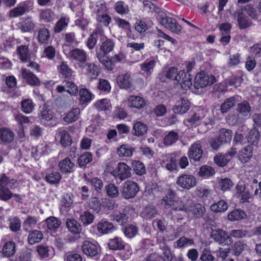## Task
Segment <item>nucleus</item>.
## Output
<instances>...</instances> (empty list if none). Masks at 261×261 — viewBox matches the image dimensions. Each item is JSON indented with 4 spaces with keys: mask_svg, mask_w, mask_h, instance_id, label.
Returning a JSON list of instances; mask_svg holds the SVG:
<instances>
[{
    "mask_svg": "<svg viewBox=\"0 0 261 261\" xmlns=\"http://www.w3.org/2000/svg\"><path fill=\"white\" fill-rule=\"evenodd\" d=\"M161 204L165 206H169L173 210L188 213L190 210L192 201L186 197L176 198V193L169 189L167 194L162 198Z\"/></svg>",
    "mask_w": 261,
    "mask_h": 261,
    "instance_id": "obj_1",
    "label": "nucleus"
},
{
    "mask_svg": "<svg viewBox=\"0 0 261 261\" xmlns=\"http://www.w3.org/2000/svg\"><path fill=\"white\" fill-rule=\"evenodd\" d=\"M164 75L168 79L176 82L185 90L190 89L192 85V77L184 70L178 71L175 67H171L163 72Z\"/></svg>",
    "mask_w": 261,
    "mask_h": 261,
    "instance_id": "obj_2",
    "label": "nucleus"
},
{
    "mask_svg": "<svg viewBox=\"0 0 261 261\" xmlns=\"http://www.w3.org/2000/svg\"><path fill=\"white\" fill-rule=\"evenodd\" d=\"M159 22L165 28L174 33L179 34L181 32V26L179 25L173 18L164 15L161 16L159 19Z\"/></svg>",
    "mask_w": 261,
    "mask_h": 261,
    "instance_id": "obj_3",
    "label": "nucleus"
},
{
    "mask_svg": "<svg viewBox=\"0 0 261 261\" xmlns=\"http://www.w3.org/2000/svg\"><path fill=\"white\" fill-rule=\"evenodd\" d=\"M130 168L126 163L120 162L110 173L115 178L122 181L130 177Z\"/></svg>",
    "mask_w": 261,
    "mask_h": 261,
    "instance_id": "obj_4",
    "label": "nucleus"
},
{
    "mask_svg": "<svg viewBox=\"0 0 261 261\" xmlns=\"http://www.w3.org/2000/svg\"><path fill=\"white\" fill-rule=\"evenodd\" d=\"M139 191L138 184L132 180H127L123 185L121 194L125 199H128L135 197Z\"/></svg>",
    "mask_w": 261,
    "mask_h": 261,
    "instance_id": "obj_5",
    "label": "nucleus"
},
{
    "mask_svg": "<svg viewBox=\"0 0 261 261\" xmlns=\"http://www.w3.org/2000/svg\"><path fill=\"white\" fill-rule=\"evenodd\" d=\"M176 183L182 189L190 190L196 186L197 180L193 175L183 174L177 177Z\"/></svg>",
    "mask_w": 261,
    "mask_h": 261,
    "instance_id": "obj_6",
    "label": "nucleus"
},
{
    "mask_svg": "<svg viewBox=\"0 0 261 261\" xmlns=\"http://www.w3.org/2000/svg\"><path fill=\"white\" fill-rule=\"evenodd\" d=\"M215 81L216 79L213 75L201 72L195 76L194 86L196 88H204L213 84Z\"/></svg>",
    "mask_w": 261,
    "mask_h": 261,
    "instance_id": "obj_7",
    "label": "nucleus"
},
{
    "mask_svg": "<svg viewBox=\"0 0 261 261\" xmlns=\"http://www.w3.org/2000/svg\"><path fill=\"white\" fill-rule=\"evenodd\" d=\"M237 110L239 114L236 116V121L232 123L233 124L243 122L250 115L251 107L248 102L243 101L238 105Z\"/></svg>",
    "mask_w": 261,
    "mask_h": 261,
    "instance_id": "obj_8",
    "label": "nucleus"
},
{
    "mask_svg": "<svg viewBox=\"0 0 261 261\" xmlns=\"http://www.w3.org/2000/svg\"><path fill=\"white\" fill-rule=\"evenodd\" d=\"M211 237L216 242L224 245H229L232 242L231 238L227 232L221 229L213 230Z\"/></svg>",
    "mask_w": 261,
    "mask_h": 261,
    "instance_id": "obj_9",
    "label": "nucleus"
},
{
    "mask_svg": "<svg viewBox=\"0 0 261 261\" xmlns=\"http://www.w3.org/2000/svg\"><path fill=\"white\" fill-rule=\"evenodd\" d=\"M68 58L71 60L78 61L79 66L80 68H83L82 64L87 61V54L83 49L78 48L73 49L69 51Z\"/></svg>",
    "mask_w": 261,
    "mask_h": 261,
    "instance_id": "obj_10",
    "label": "nucleus"
},
{
    "mask_svg": "<svg viewBox=\"0 0 261 261\" xmlns=\"http://www.w3.org/2000/svg\"><path fill=\"white\" fill-rule=\"evenodd\" d=\"M128 107L136 109H141L145 107L146 104V100L142 97L136 95H130L127 98L123 101Z\"/></svg>",
    "mask_w": 261,
    "mask_h": 261,
    "instance_id": "obj_11",
    "label": "nucleus"
},
{
    "mask_svg": "<svg viewBox=\"0 0 261 261\" xmlns=\"http://www.w3.org/2000/svg\"><path fill=\"white\" fill-rule=\"evenodd\" d=\"M32 9V6H30L28 2H25L11 10L9 12V16L11 18H15L21 16Z\"/></svg>",
    "mask_w": 261,
    "mask_h": 261,
    "instance_id": "obj_12",
    "label": "nucleus"
},
{
    "mask_svg": "<svg viewBox=\"0 0 261 261\" xmlns=\"http://www.w3.org/2000/svg\"><path fill=\"white\" fill-rule=\"evenodd\" d=\"M117 84L118 86L124 89H129L133 86V80L130 74L126 73L118 76Z\"/></svg>",
    "mask_w": 261,
    "mask_h": 261,
    "instance_id": "obj_13",
    "label": "nucleus"
},
{
    "mask_svg": "<svg viewBox=\"0 0 261 261\" xmlns=\"http://www.w3.org/2000/svg\"><path fill=\"white\" fill-rule=\"evenodd\" d=\"M202 153L203 150L201 144L199 143H195L189 148L188 155L190 159L198 161L201 158Z\"/></svg>",
    "mask_w": 261,
    "mask_h": 261,
    "instance_id": "obj_14",
    "label": "nucleus"
},
{
    "mask_svg": "<svg viewBox=\"0 0 261 261\" xmlns=\"http://www.w3.org/2000/svg\"><path fill=\"white\" fill-rule=\"evenodd\" d=\"M57 90L61 93L63 91H66L71 95H76L78 92L77 86L72 82L65 81L63 85H59L57 87Z\"/></svg>",
    "mask_w": 261,
    "mask_h": 261,
    "instance_id": "obj_15",
    "label": "nucleus"
},
{
    "mask_svg": "<svg viewBox=\"0 0 261 261\" xmlns=\"http://www.w3.org/2000/svg\"><path fill=\"white\" fill-rule=\"evenodd\" d=\"M7 180L5 176L0 178V199L7 201L13 196L12 192L7 187Z\"/></svg>",
    "mask_w": 261,
    "mask_h": 261,
    "instance_id": "obj_16",
    "label": "nucleus"
},
{
    "mask_svg": "<svg viewBox=\"0 0 261 261\" xmlns=\"http://www.w3.org/2000/svg\"><path fill=\"white\" fill-rule=\"evenodd\" d=\"M190 108V103L189 101L187 99L181 98L173 108V110L175 113L182 114L187 113Z\"/></svg>",
    "mask_w": 261,
    "mask_h": 261,
    "instance_id": "obj_17",
    "label": "nucleus"
},
{
    "mask_svg": "<svg viewBox=\"0 0 261 261\" xmlns=\"http://www.w3.org/2000/svg\"><path fill=\"white\" fill-rule=\"evenodd\" d=\"M14 137V133L11 129L7 127L0 128V140L2 143H10L13 141Z\"/></svg>",
    "mask_w": 261,
    "mask_h": 261,
    "instance_id": "obj_18",
    "label": "nucleus"
},
{
    "mask_svg": "<svg viewBox=\"0 0 261 261\" xmlns=\"http://www.w3.org/2000/svg\"><path fill=\"white\" fill-rule=\"evenodd\" d=\"M253 156V148L248 145L240 150L238 154V158L242 163H247Z\"/></svg>",
    "mask_w": 261,
    "mask_h": 261,
    "instance_id": "obj_19",
    "label": "nucleus"
},
{
    "mask_svg": "<svg viewBox=\"0 0 261 261\" xmlns=\"http://www.w3.org/2000/svg\"><path fill=\"white\" fill-rule=\"evenodd\" d=\"M39 17L41 21L51 22L55 20L56 15L52 10L44 9L39 10Z\"/></svg>",
    "mask_w": 261,
    "mask_h": 261,
    "instance_id": "obj_20",
    "label": "nucleus"
},
{
    "mask_svg": "<svg viewBox=\"0 0 261 261\" xmlns=\"http://www.w3.org/2000/svg\"><path fill=\"white\" fill-rule=\"evenodd\" d=\"M81 248L83 253L87 256H94L98 253L97 246L89 241H85Z\"/></svg>",
    "mask_w": 261,
    "mask_h": 261,
    "instance_id": "obj_21",
    "label": "nucleus"
},
{
    "mask_svg": "<svg viewBox=\"0 0 261 261\" xmlns=\"http://www.w3.org/2000/svg\"><path fill=\"white\" fill-rule=\"evenodd\" d=\"M160 248L162 251L161 257L162 261H172L173 254L170 248L166 245L165 241L163 239L159 242Z\"/></svg>",
    "mask_w": 261,
    "mask_h": 261,
    "instance_id": "obj_22",
    "label": "nucleus"
},
{
    "mask_svg": "<svg viewBox=\"0 0 261 261\" xmlns=\"http://www.w3.org/2000/svg\"><path fill=\"white\" fill-rule=\"evenodd\" d=\"M113 229H114V225L108 221L101 220L97 224V230L99 233L107 234Z\"/></svg>",
    "mask_w": 261,
    "mask_h": 261,
    "instance_id": "obj_23",
    "label": "nucleus"
},
{
    "mask_svg": "<svg viewBox=\"0 0 261 261\" xmlns=\"http://www.w3.org/2000/svg\"><path fill=\"white\" fill-rule=\"evenodd\" d=\"M21 76L25 79L27 83L33 86H37L39 84L38 78L33 73L26 69H22L21 73Z\"/></svg>",
    "mask_w": 261,
    "mask_h": 261,
    "instance_id": "obj_24",
    "label": "nucleus"
},
{
    "mask_svg": "<svg viewBox=\"0 0 261 261\" xmlns=\"http://www.w3.org/2000/svg\"><path fill=\"white\" fill-rule=\"evenodd\" d=\"M86 75L91 80L96 79L100 73L99 67L92 63H87L86 64Z\"/></svg>",
    "mask_w": 261,
    "mask_h": 261,
    "instance_id": "obj_25",
    "label": "nucleus"
},
{
    "mask_svg": "<svg viewBox=\"0 0 261 261\" xmlns=\"http://www.w3.org/2000/svg\"><path fill=\"white\" fill-rule=\"evenodd\" d=\"M115 46V42L112 39H107L103 41L100 46V51L97 54H101L106 56V55L111 52Z\"/></svg>",
    "mask_w": 261,
    "mask_h": 261,
    "instance_id": "obj_26",
    "label": "nucleus"
},
{
    "mask_svg": "<svg viewBox=\"0 0 261 261\" xmlns=\"http://www.w3.org/2000/svg\"><path fill=\"white\" fill-rule=\"evenodd\" d=\"M238 197L241 199L242 202H247L250 198L249 192L246 189L245 186L243 184H239L236 187Z\"/></svg>",
    "mask_w": 261,
    "mask_h": 261,
    "instance_id": "obj_27",
    "label": "nucleus"
},
{
    "mask_svg": "<svg viewBox=\"0 0 261 261\" xmlns=\"http://www.w3.org/2000/svg\"><path fill=\"white\" fill-rule=\"evenodd\" d=\"M247 215L244 211L240 209H235L229 212L227 215V218L230 221H239L246 217Z\"/></svg>",
    "mask_w": 261,
    "mask_h": 261,
    "instance_id": "obj_28",
    "label": "nucleus"
},
{
    "mask_svg": "<svg viewBox=\"0 0 261 261\" xmlns=\"http://www.w3.org/2000/svg\"><path fill=\"white\" fill-rule=\"evenodd\" d=\"M260 139L259 131L254 128L251 129L247 136V142L251 145H257Z\"/></svg>",
    "mask_w": 261,
    "mask_h": 261,
    "instance_id": "obj_29",
    "label": "nucleus"
},
{
    "mask_svg": "<svg viewBox=\"0 0 261 261\" xmlns=\"http://www.w3.org/2000/svg\"><path fill=\"white\" fill-rule=\"evenodd\" d=\"M74 164L71 161L69 158H66L62 160L59 164V167L61 172L63 173L71 172L73 170Z\"/></svg>",
    "mask_w": 261,
    "mask_h": 261,
    "instance_id": "obj_30",
    "label": "nucleus"
},
{
    "mask_svg": "<svg viewBox=\"0 0 261 261\" xmlns=\"http://www.w3.org/2000/svg\"><path fill=\"white\" fill-rule=\"evenodd\" d=\"M156 61L154 59L146 60L140 65V68L147 75H150L152 73Z\"/></svg>",
    "mask_w": 261,
    "mask_h": 261,
    "instance_id": "obj_31",
    "label": "nucleus"
},
{
    "mask_svg": "<svg viewBox=\"0 0 261 261\" xmlns=\"http://www.w3.org/2000/svg\"><path fill=\"white\" fill-rule=\"evenodd\" d=\"M232 137V132L230 129L222 128L220 130L218 141L221 144L230 142Z\"/></svg>",
    "mask_w": 261,
    "mask_h": 261,
    "instance_id": "obj_32",
    "label": "nucleus"
},
{
    "mask_svg": "<svg viewBox=\"0 0 261 261\" xmlns=\"http://www.w3.org/2000/svg\"><path fill=\"white\" fill-rule=\"evenodd\" d=\"M109 247L111 250H121L125 247V243L119 237L111 239L108 243Z\"/></svg>",
    "mask_w": 261,
    "mask_h": 261,
    "instance_id": "obj_33",
    "label": "nucleus"
},
{
    "mask_svg": "<svg viewBox=\"0 0 261 261\" xmlns=\"http://www.w3.org/2000/svg\"><path fill=\"white\" fill-rule=\"evenodd\" d=\"M148 129L147 125L140 121L136 122L133 126V133L137 136H141L145 134Z\"/></svg>",
    "mask_w": 261,
    "mask_h": 261,
    "instance_id": "obj_34",
    "label": "nucleus"
},
{
    "mask_svg": "<svg viewBox=\"0 0 261 261\" xmlns=\"http://www.w3.org/2000/svg\"><path fill=\"white\" fill-rule=\"evenodd\" d=\"M203 116L199 113H195L190 117L184 120V124L187 126L197 125L203 119Z\"/></svg>",
    "mask_w": 261,
    "mask_h": 261,
    "instance_id": "obj_35",
    "label": "nucleus"
},
{
    "mask_svg": "<svg viewBox=\"0 0 261 261\" xmlns=\"http://www.w3.org/2000/svg\"><path fill=\"white\" fill-rule=\"evenodd\" d=\"M80 115V110L79 108H74L70 111L66 116L63 118L65 122L68 123L75 121Z\"/></svg>",
    "mask_w": 261,
    "mask_h": 261,
    "instance_id": "obj_36",
    "label": "nucleus"
},
{
    "mask_svg": "<svg viewBox=\"0 0 261 261\" xmlns=\"http://www.w3.org/2000/svg\"><path fill=\"white\" fill-rule=\"evenodd\" d=\"M236 97L232 96L226 99L221 106V112L222 114L226 113L233 108L236 104Z\"/></svg>",
    "mask_w": 261,
    "mask_h": 261,
    "instance_id": "obj_37",
    "label": "nucleus"
},
{
    "mask_svg": "<svg viewBox=\"0 0 261 261\" xmlns=\"http://www.w3.org/2000/svg\"><path fill=\"white\" fill-rule=\"evenodd\" d=\"M36 27V24L31 17L22 20L20 24V29L23 32H30Z\"/></svg>",
    "mask_w": 261,
    "mask_h": 261,
    "instance_id": "obj_38",
    "label": "nucleus"
},
{
    "mask_svg": "<svg viewBox=\"0 0 261 261\" xmlns=\"http://www.w3.org/2000/svg\"><path fill=\"white\" fill-rule=\"evenodd\" d=\"M66 226L70 232L74 234L80 233L81 230V225L73 219H68L67 220Z\"/></svg>",
    "mask_w": 261,
    "mask_h": 261,
    "instance_id": "obj_39",
    "label": "nucleus"
},
{
    "mask_svg": "<svg viewBox=\"0 0 261 261\" xmlns=\"http://www.w3.org/2000/svg\"><path fill=\"white\" fill-rule=\"evenodd\" d=\"M50 39V33L46 28L40 29L38 33V41L41 44H47Z\"/></svg>",
    "mask_w": 261,
    "mask_h": 261,
    "instance_id": "obj_40",
    "label": "nucleus"
},
{
    "mask_svg": "<svg viewBox=\"0 0 261 261\" xmlns=\"http://www.w3.org/2000/svg\"><path fill=\"white\" fill-rule=\"evenodd\" d=\"M117 152L119 157H130L133 155V151L128 145L123 144L117 148Z\"/></svg>",
    "mask_w": 261,
    "mask_h": 261,
    "instance_id": "obj_41",
    "label": "nucleus"
},
{
    "mask_svg": "<svg viewBox=\"0 0 261 261\" xmlns=\"http://www.w3.org/2000/svg\"><path fill=\"white\" fill-rule=\"evenodd\" d=\"M247 245L242 241H237L231 246L230 250L232 251L233 255L239 256L246 248Z\"/></svg>",
    "mask_w": 261,
    "mask_h": 261,
    "instance_id": "obj_42",
    "label": "nucleus"
},
{
    "mask_svg": "<svg viewBox=\"0 0 261 261\" xmlns=\"http://www.w3.org/2000/svg\"><path fill=\"white\" fill-rule=\"evenodd\" d=\"M43 237V234L40 231L33 230L29 234L28 241L30 244L33 245L40 242Z\"/></svg>",
    "mask_w": 261,
    "mask_h": 261,
    "instance_id": "obj_43",
    "label": "nucleus"
},
{
    "mask_svg": "<svg viewBox=\"0 0 261 261\" xmlns=\"http://www.w3.org/2000/svg\"><path fill=\"white\" fill-rule=\"evenodd\" d=\"M211 208L215 213H222L226 211L228 208V204L223 200H220L218 202L213 203Z\"/></svg>",
    "mask_w": 261,
    "mask_h": 261,
    "instance_id": "obj_44",
    "label": "nucleus"
},
{
    "mask_svg": "<svg viewBox=\"0 0 261 261\" xmlns=\"http://www.w3.org/2000/svg\"><path fill=\"white\" fill-rule=\"evenodd\" d=\"M60 137V143L64 147L69 146L71 144L72 140L69 134L66 130H63L58 133Z\"/></svg>",
    "mask_w": 261,
    "mask_h": 261,
    "instance_id": "obj_45",
    "label": "nucleus"
},
{
    "mask_svg": "<svg viewBox=\"0 0 261 261\" xmlns=\"http://www.w3.org/2000/svg\"><path fill=\"white\" fill-rule=\"evenodd\" d=\"M21 110L25 114L31 113L34 108V104L31 99L26 98L21 102Z\"/></svg>",
    "mask_w": 261,
    "mask_h": 261,
    "instance_id": "obj_46",
    "label": "nucleus"
},
{
    "mask_svg": "<svg viewBox=\"0 0 261 261\" xmlns=\"http://www.w3.org/2000/svg\"><path fill=\"white\" fill-rule=\"evenodd\" d=\"M79 94L80 96V102L82 105L89 102L92 100V94L87 89H81Z\"/></svg>",
    "mask_w": 261,
    "mask_h": 261,
    "instance_id": "obj_47",
    "label": "nucleus"
},
{
    "mask_svg": "<svg viewBox=\"0 0 261 261\" xmlns=\"http://www.w3.org/2000/svg\"><path fill=\"white\" fill-rule=\"evenodd\" d=\"M157 214L155 208L153 206H146L141 213V216L146 219H151L154 218Z\"/></svg>",
    "mask_w": 261,
    "mask_h": 261,
    "instance_id": "obj_48",
    "label": "nucleus"
},
{
    "mask_svg": "<svg viewBox=\"0 0 261 261\" xmlns=\"http://www.w3.org/2000/svg\"><path fill=\"white\" fill-rule=\"evenodd\" d=\"M95 108L98 111H107L110 109L111 105L107 99H101L94 104Z\"/></svg>",
    "mask_w": 261,
    "mask_h": 261,
    "instance_id": "obj_49",
    "label": "nucleus"
},
{
    "mask_svg": "<svg viewBox=\"0 0 261 261\" xmlns=\"http://www.w3.org/2000/svg\"><path fill=\"white\" fill-rule=\"evenodd\" d=\"M48 229L50 230H55L59 228L61 224V222L57 218L55 217H49L45 220Z\"/></svg>",
    "mask_w": 261,
    "mask_h": 261,
    "instance_id": "obj_50",
    "label": "nucleus"
},
{
    "mask_svg": "<svg viewBox=\"0 0 261 261\" xmlns=\"http://www.w3.org/2000/svg\"><path fill=\"white\" fill-rule=\"evenodd\" d=\"M99 61L105 66V67L109 70H112L114 67V64L112 61L110 60L107 56L101 55V54H97L96 55Z\"/></svg>",
    "mask_w": 261,
    "mask_h": 261,
    "instance_id": "obj_51",
    "label": "nucleus"
},
{
    "mask_svg": "<svg viewBox=\"0 0 261 261\" xmlns=\"http://www.w3.org/2000/svg\"><path fill=\"white\" fill-rule=\"evenodd\" d=\"M69 18L63 17L59 20L54 28V31L56 33L61 32L64 28H65L68 24Z\"/></svg>",
    "mask_w": 261,
    "mask_h": 261,
    "instance_id": "obj_52",
    "label": "nucleus"
},
{
    "mask_svg": "<svg viewBox=\"0 0 261 261\" xmlns=\"http://www.w3.org/2000/svg\"><path fill=\"white\" fill-rule=\"evenodd\" d=\"M4 254L9 257L12 256L15 252V245L12 242H7L3 249Z\"/></svg>",
    "mask_w": 261,
    "mask_h": 261,
    "instance_id": "obj_53",
    "label": "nucleus"
},
{
    "mask_svg": "<svg viewBox=\"0 0 261 261\" xmlns=\"http://www.w3.org/2000/svg\"><path fill=\"white\" fill-rule=\"evenodd\" d=\"M115 9L117 13L121 15L128 14L129 11L128 6L122 1H118L115 4Z\"/></svg>",
    "mask_w": 261,
    "mask_h": 261,
    "instance_id": "obj_54",
    "label": "nucleus"
},
{
    "mask_svg": "<svg viewBox=\"0 0 261 261\" xmlns=\"http://www.w3.org/2000/svg\"><path fill=\"white\" fill-rule=\"evenodd\" d=\"M9 228L11 231L16 232L20 230L21 227V221L20 219L16 217L10 218L9 219Z\"/></svg>",
    "mask_w": 261,
    "mask_h": 261,
    "instance_id": "obj_55",
    "label": "nucleus"
},
{
    "mask_svg": "<svg viewBox=\"0 0 261 261\" xmlns=\"http://www.w3.org/2000/svg\"><path fill=\"white\" fill-rule=\"evenodd\" d=\"M92 160V155L91 153L86 152L82 154L78 159V164L81 166H85Z\"/></svg>",
    "mask_w": 261,
    "mask_h": 261,
    "instance_id": "obj_56",
    "label": "nucleus"
},
{
    "mask_svg": "<svg viewBox=\"0 0 261 261\" xmlns=\"http://www.w3.org/2000/svg\"><path fill=\"white\" fill-rule=\"evenodd\" d=\"M178 139V134L173 131H171L165 137L164 142L165 145H170L175 142Z\"/></svg>",
    "mask_w": 261,
    "mask_h": 261,
    "instance_id": "obj_57",
    "label": "nucleus"
},
{
    "mask_svg": "<svg viewBox=\"0 0 261 261\" xmlns=\"http://www.w3.org/2000/svg\"><path fill=\"white\" fill-rule=\"evenodd\" d=\"M237 20L240 29H245L251 24L250 22L247 19L246 15L242 12L239 13Z\"/></svg>",
    "mask_w": 261,
    "mask_h": 261,
    "instance_id": "obj_58",
    "label": "nucleus"
},
{
    "mask_svg": "<svg viewBox=\"0 0 261 261\" xmlns=\"http://www.w3.org/2000/svg\"><path fill=\"white\" fill-rule=\"evenodd\" d=\"M50 151V148L48 145L41 144L35 148L34 153L36 156H42L48 154Z\"/></svg>",
    "mask_w": 261,
    "mask_h": 261,
    "instance_id": "obj_59",
    "label": "nucleus"
},
{
    "mask_svg": "<svg viewBox=\"0 0 261 261\" xmlns=\"http://www.w3.org/2000/svg\"><path fill=\"white\" fill-rule=\"evenodd\" d=\"M215 173V170L212 167L204 165L200 167L199 171V175L201 177H207L213 175Z\"/></svg>",
    "mask_w": 261,
    "mask_h": 261,
    "instance_id": "obj_60",
    "label": "nucleus"
},
{
    "mask_svg": "<svg viewBox=\"0 0 261 261\" xmlns=\"http://www.w3.org/2000/svg\"><path fill=\"white\" fill-rule=\"evenodd\" d=\"M205 211V208L203 206L199 204L193 205V203L190 204V210L189 212H192L193 215L196 217L201 216Z\"/></svg>",
    "mask_w": 261,
    "mask_h": 261,
    "instance_id": "obj_61",
    "label": "nucleus"
},
{
    "mask_svg": "<svg viewBox=\"0 0 261 261\" xmlns=\"http://www.w3.org/2000/svg\"><path fill=\"white\" fill-rule=\"evenodd\" d=\"M245 10L248 15L253 19H256L260 15L259 9L254 8L251 5H247L245 7Z\"/></svg>",
    "mask_w": 261,
    "mask_h": 261,
    "instance_id": "obj_62",
    "label": "nucleus"
},
{
    "mask_svg": "<svg viewBox=\"0 0 261 261\" xmlns=\"http://www.w3.org/2000/svg\"><path fill=\"white\" fill-rule=\"evenodd\" d=\"M17 53L20 60L23 62H26L29 57L28 47L25 45L20 46L17 48Z\"/></svg>",
    "mask_w": 261,
    "mask_h": 261,
    "instance_id": "obj_63",
    "label": "nucleus"
},
{
    "mask_svg": "<svg viewBox=\"0 0 261 261\" xmlns=\"http://www.w3.org/2000/svg\"><path fill=\"white\" fill-rule=\"evenodd\" d=\"M94 219V215L88 211L83 212L80 216V220L84 224L89 225L92 223Z\"/></svg>",
    "mask_w": 261,
    "mask_h": 261,
    "instance_id": "obj_64",
    "label": "nucleus"
}]
</instances>
